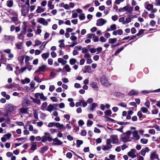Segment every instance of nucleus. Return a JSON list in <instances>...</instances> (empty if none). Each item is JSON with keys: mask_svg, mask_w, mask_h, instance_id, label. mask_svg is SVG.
Returning <instances> with one entry per match:
<instances>
[{"mask_svg": "<svg viewBox=\"0 0 160 160\" xmlns=\"http://www.w3.org/2000/svg\"><path fill=\"white\" fill-rule=\"evenodd\" d=\"M29 8H27L23 6L22 10V14L23 16H26L28 13Z\"/></svg>", "mask_w": 160, "mask_h": 160, "instance_id": "nucleus-10", "label": "nucleus"}, {"mask_svg": "<svg viewBox=\"0 0 160 160\" xmlns=\"http://www.w3.org/2000/svg\"><path fill=\"white\" fill-rule=\"evenodd\" d=\"M34 80L38 82H41L42 80L38 77L36 76L34 78Z\"/></svg>", "mask_w": 160, "mask_h": 160, "instance_id": "nucleus-59", "label": "nucleus"}, {"mask_svg": "<svg viewBox=\"0 0 160 160\" xmlns=\"http://www.w3.org/2000/svg\"><path fill=\"white\" fill-rule=\"evenodd\" d=\"M4 39L7 41L10 40L11 41H13L15 39V37L12 35H4Z\"/></svg>", "mask_w": 160, "mask_h": 160, "instance_id": "nucleus-12", "label": "nucleus"}, {"mask_svg": "<svg viewBox=\"0 0 160 160\" xmlns=\"http://www.w3.org/2000/svg\"><path fill=\"white\" fill-rule=\"evenodd\" d=\"M104 118L106 119L107 121H109L110 120V111L109 110H106L104 112Z\"/></svg>", "mask_w": 160, "mask_h": 160, "instance_id": "nucleus-20", "label": "nucleus"}, {"mask_svg": "<svg viewBox=\"0 0 160 160\" xmlns=\"http://www.w3.org/2000/svg\"><path fill=\"white\" fill-rule=\"evenodd\" d=\"M55 86L53 85H50L49 86V90L50 92H52L55 89Z\"/></svg>", "mask_w": 160, "mask_h": 160, "instance_id": "nucleus-64", "label": "nucleus"}, {"mask_svg": "<svg viewBox=\"0 0 160 160\" xmlns=\"http://www.w3.org/2000/svg\"><path fill=\"white\" fill-rule=\"evenodd\" d=\"M3 136L5 137L7 139H9L12 136V134L10 133H8L6 134H4Z\"/></svg>", "mask_w": 160, "mask_h": 160, "instance_id": "nucleus-41", "label": "nucleus"}, {"mask_svg": "<svg viewBox=\"0 0 160 160\" xmlns=\"http://www.w3.org/2000/svg\"><path fill=\"white\" fill-rule=\"evenodd\" d=\"M92 40L94 42H98L99 40L98 38L94 34L92 38Z\"/></svg>", "mask_w": 160, "mask_h": 160, "instance_id": "nucleus-62", "label": "nucleus"}, {"mask_svg": "<svg viewBox=\"0 0 160 160\" xmlns=\"http://www.w3.org/2000/svg\"><path fill=\"white\" fill-rule=\"evenodd\" d=\"M106 143V145L102 146L101 147L102 149L104 151L108 150L110 148V140L109 139L107 140Z\"/></svg>", "mask_w": 160, "mask_h": 160, "instance_id": "nucleus-7", "label": "nucleus"}, {"mask_svg": "<svg viewBox=\"0 0 160 160\" xmlns=\"http://www.w3.org/2000/svg\"><path fill=\"white\" fill-rule=\"evenodd\" d=\"M102 50V48L101 47L98 48L96 49L94 48H92L90 49V52L92 53H96V54H98Z\"/></svg>", "mask_w": 160, "mask_h": 160, "instance_id": "nucleus-5", "label": "nucleus"}, {"mask_svg": "<svg viewBox=\"0 0 160 160\" xmlns=\"http://www.w3.org/2000/svg\"><path fill=\"white\" fill-rule=\"evenodd\" d=\"M83 143V141L81 140H78L77 141V147H79L80 145Z\"/></svg>", "mask_w": 160, "mask_h": 160, "instance_id": "nucleus-47", "label": "nucleus"}, {"mask_svg": "<svg viewBox=\"0 0 160 160\" xmlns=\"http://www.w3.org/2000/svg\"><path fill=\"white\" fill-rule=\"evenodd\" d=\"M37 22L45 26H47L48 24V22L45 19L42 18H40L38 19Z\"/></svg>", "mask_w": 160, "mask_h": 160, "instance_id": "nucleus-8", "label": "nucleus"}, {"mask_svg": "<svg viewBox=\"0 0 160 160\" xmlns=\"http://www.w3.org/2000/svg\"><path fill=\"white\" fill-rule=\"evenodd\" d=\"M131 16H128L129 17L126 18L125 22V24L128 23L131 21V19L135 18L136 17L135 15H131Z\"/></svg>", "mask_w": 160, "mask_h": 160, "instance_id": "nucleus-13", "label": "nucleus"}, {"mask_svg": "<svg viewBox=\"0 0 160 160\" xmlns=\"http://www.w3.org/2000/svg\"><path fill=\"white\" fill-rule=\"evenodd\" d=\"M34 103H36L38 105H40L41 103L40 100L38 99L35 98L33 102Z\"/></svg>", "mask_w": 160, "mask_h": 160, "instance_id": "nucleus-60", "label": "nucleus"}, {"mask_svg": "<svg viewBox=\"0 0 160 160\" xmlns=\"http://www.w3.org/2000/svg\"><path fill=\"white\" fill-rule=\"evenodd\" d=\"M100 82L102 84L105 86L107 87L109 84L108 81L106 77L105 76H102L100 78Z\"/></svg>", "mask_w": 160, "mask_h": 160, "instance_id": "nucleus-2", "label": "nucleus"}, {"mask_svg": "<svg viewBox=\"0 0 160 160\" xmlns=\"http://www.w3.org/2000/svg\"><path fill=\"white\" fill-rule=\"evenodd\" d=\"M92 72V71L90 66H86L85 67V71L83 72L84 73H90Z\"/></svg>", "mask_w": 160, "mask_h": 160, "instance_id": "nucleus-23", "label": "nucleus"}, {"mask_svg": "<svg viewBox=\"0 0 160 160\" xmlns=\"http://www.w3.org/2000/svg\"><path fill=\"white\" fill-rule=\"evenodd\" d=\"M28 108H21L19 109V113H27Z\"/></svg>", "mask_w": 160, "mask_h": 160, "instance_id": "nucleus-22", "label": "nucleus"}, {"mask_svg": "<svg viewBox=\"0 0 160 160\" xmlns=\"http://www.w3.org/2000/svg\"><path fill=\"white\" fill-rule=\"evenodd\" d=\"M58 62L59 63H61L62 65L65 64L67 62L66 60H64L63 58H59L58 59Z\"/></svg>", "mask_w": 160, "mask_h": 160, "instance_id": "nucleus-29", "label": "nucleus"}, {"mask_svg": "<svg viewBox=\"0 0 160 160\" xmlns=\"http://www.w3.org/2000/svg\"><path fill=\"white\" fill-rule=\"evenodd\" d=\"M49 54L48 53H43L42 55V57L44 60H46L49 57Z\"/></svg>", "mask_w": 160, "mask_h": 160, "instance_id": "nucleus-32", "label": "nucleus"}, {"mask_svg": "<svg viewBox=\"0 0 160 160\" xmlns=\"http://www.w3.org/2000/svg\"><path fill=\"white\" fill-rule=\"evenodd\" d=\"M119 143V140L117 135H112L111 136V143L117 144Z\"/></svg>", "mask_w": 160, "mask_h": 160, "instance_id": "nucleus-3", "label": "nucleus"}, {"mask_svg": "<svg viewBox=\"0 0 160 160\" xmlns=\"http://www.w3.org/2000/svg\"><path fill=\"white\" fill-rule=\"evenodd\" d=\"M138 90L133 89L129 92L128 93V95L129 96L137 95L138 94Z\"/></svg>", "mask_w": 160, "mask_h": 160, "instance_id": "nucleus-17", "label": "nucleus"}, {"mask_svg": "<svg viewBox=\"0 0 160 160\" xmlns=\"http://www.w3.org/2000/svg\"><path fill=\"white\" fill-rule=\"evenodd\" d=\"M48 5L50 9H53L54 8V5L52 4V2L50 1L48 2Z\"/></svg>", "mask_w": 160, "mask_h": 160, "instance_id": "nucleus-36", "label": "nucleus"}, {"mask_svg": "<svg viewBox=\"0 0 160 160\" xmlns=\"http://www.w3.org/2000/svg\"><path fill=\"white\" fill-rule=\"evenodd\" d=\"M17 38L19 39L23 40L24 38V37L22 33H21L20 34H18Z\"/></svg>", "mask_w": 160, "mask_h": 160, "instance_id": "nucleus-52", "label": "nucleus"}, {"mask_svg": "<svg viewBox=\"0 0 160 160\" xmlns=\"http://www.w3.org/2000/svg\"><path fill=\"white\" fill-rule=\"evenodd\" d=\"M47 66L45 64H42L39 67L38 69L36 70L35 73H38L39 72H44L47 69Z\"/></svg>", "mask_w": 160, "mask_h": 160, "instance_id": "nucleus-1", "label": "nucleus"}, {"mask_svg": "<svg viewBox=\"0 0 160 160\" xmlns=\"http://www.w3.org/2000/svg\"><path fill=\"white\" fill-rule=\"evenodd\" d=\"M131 134V132L130 131H127L124 135V136L129 138V137Z\"/></svg>", "mask_w": 160, "mask_h": 160, "instance_id": "nucleus-38", "label": "nucleus"}, {"mask_svg": "<svg viewBox=\"0 0 160 160\" xmlns=\"http://www.w3.org/2000/svg\"><path fill=\"white\" fill-rule=\"evenodd\" d=\"M47 43V42H44L40 46V48L42 50L45 48L46 44Z\"/></svg>", "mask_w": 160, "mask_h": 160, "instance_id": "nucleus-53", "label": "nucleus"}, {"mask_svg": "<svg viewBox=\"0 0 160 160\" xmlns=\"http://www.w3.org/2000/svg\"><path fill=\"white\" fill-rule=\"evenodd\" d=\"M91 86L95 90L97 91L98 90L99 88L97 83L95 82H91Z\"/></svg>", "mask_w": 160, "mask_h": 160, "instance_id": "nucleus-24", "label": "nucleus"}, {"mask_svg": "<svg viewBox=\"0 0 160 160\" xmlns=\"http://www.w3.org/2000/svg\"><path fill=\"white\" fill-rule=\"evenodd\" d=\"M55 126L57 128H59L60 129H62L64 130H65V128L64 127V125L62 124H60L59 122H56Z\"/></svg>", "mask_w": 160, "mask_h": 160, "instance_id": "nucleus-25", "label": "nucleus"}, {"mask_svg": "<svg viewBox=\"0 0 160 160\" xmlns=\"http://www.w3.org/2000/svg\"><path fill=\"white\" fill-rule=\"evenodd\" d=\"M129 138H128L124 136V137H122L121 138V140L123 142H126L128 141Z\"/></svg>", "mask_w": 160, "mask_h": 160, "instance_id": "nucleus-40", "label": "nucleus"}, {"mask_svg": "<svg viewBox=\"0 0 160 160\" xmlns=\"http://www.w3.org/2000/svg\"><path fill=\"white\" fill-rule=\"evenodd\" d=\"M76 60L74 58H72L69 60V63L71 65H74L76 63Z\"/></svg>", "mask_w": 160, "mask_h": 160, "instance_id": "nucleus-39", "label": "nucleus"}, {"mask_svg": "<svg viewBox=\"0 0 160 160\" xmlns=\"http://www.w3.org/2000/svg\"><path fill=\"white\" fill-rule=\"evenodd\" d=\"M128 5H127L123 8H120L118 9V11L119 12H124L126 11L129 9Z\"/></svg>", "mask_w": 160, "mask_h": 160, "instance_id": "nucleus-27", "label": "nucleus"}, {"mask_svg": "<svg viewBox=\"0 0 160 160\" xmlns=\"http://www.w3.org/2000/svg\"><path fill=\"white\" fill-rule=\"evenodd\" d=\"M45 10V8H43L40 6H38L37 9L36 10L37 13H40L44 12Z\"/></svg>", "mask_w": 160, "mask_h": 160, "instance_id": "nucleus-28", "label": "nucleus"}, {"mask_svg": "<svg viewBox=\"0 0 160 160\" xmlns=\"http://www.w3.org/2000/svg\"><path fill=\"white\" fill-rule=\"evenodd\" d=\"M30 101L28 99H24L22 101V105L23 107H26L28 106L29 104Z\"/></svg>", "mask_w": 160, "mask_h": 160, "instance_id": "nucleus-21", "label": "nucleus"}, {"mask_svg": "<svg viewBox=\"0 0 160 160\" xmlns=\"http://www.w3.org/2000/svg\"><path fill=\"white\" fill-rule=\"evenodd\" d=\"M144 7L148 11L151 10L153 8V5L151 4H149L148 2H147L145 3Z\"/></svg>", "mask_w": 160, "mask_h": 160, "instance_id": "nucleus-11", "label": "nucleus"}, {"mask_svg": "<svg viewBox=\"0 0 160 160\" xmlns=\"http://www.w3.org/2000/svg\"><path fill=\"white\" fill-rule=\"evenodd\" d=\"M52 141L54 143L53 144V145H60L62 143V142L57 138H55L53 139Z\"/></svg>", "mask_w": 160, "mask_h": 160, "instance_id": "nucleus-15", "label": "nucleus"}, {"mask_svg": "<svg viewBox=\"0 0 160 160\" xmlns=\"http://www.w3.org/2000/svg\"><path fill=\"white\" fill-rule=\"evenodd\" d=\"M70 122L69 121L68 122V123L66 125V127H65V129H67V130H69L71 129L72 128V127L70 125Z\"/></svg>", "mask_w": 160, "mask_h": 160, "instance_id": "nucleus-46", "label": "nucleus"}, {"mask_svg": "<svg viewBox=\"0 0 160 160\" xmlns=\"http://www.w3.org/2000/svg\"><path fill=\"white\" fill-rule=\"evenodd\" d=\"M150 151V150L148 147H146L143 148L141 151V155L144 156L145 155L146 152H148Z\"/></svg>", "mask_w": 160, "mask_h": 160, "instance_id": "nucleus-19", "label": "nucleus"}, {"mask_svg": "<svg viewBox=\"0 0 160 160\" xmlns=\"http://www.w3.org/2000/svg\"><path fill=\"white\" fill-rule=\"evenodd\" d=\"M148 141V140L147 139H145L144 138L141 139V142L143 144H146Z\"/></svg>", "mask_w": 160, "mask_h": 160, "instance_id": "nucleus-55", "label": "nucleus"}, {"mask_svg": "<svg viewBox=\"0 0 160 160\" xmlns=\"http://www.w3.org/2000/svg\"><path fill=\"white\" fill-rule=\"evenodd\" d=\"M64 68L67 72H70L71 70V68L68 65H65Z\"/></svg>", "mask_w": 160, "mask_h": 160, "instance_id": "nucleus-42", "label": "nucleus"}, {"mask_svg": "<svg viewBox=\"0 0 160 160\" xmlns=\"http://www.w3.org/2000/svg\"><path fill=\"white\" fill-rule=\"evenodd\" d=\"M13 1L12 0H8L6 4L7 6L9 8L12 7L13 5Z\"/></svg>", "mask_w": 160, "mask_h": 160, "instance_id": "nucleus-31", "label": "nucleus"}, {"mask_svg": "<svg viewBox=\"0 0 160 160\" xmlns=\"http://www.w3.org/2000/svg\"><path fill=\"white\" fill-rule=\"evenodd\" d=\"M40 99H41L43 101H45L47 99V98L46 97H45L43 93H42V94H41V97L40 98Z\"/></svg>", "mask_w": 160, "mask_h": 160, "instance_id": "nucleus-58", "label": "nucleus"}, {"mask_svg": "<svg viewBox=\"0 0 160 160\" xmlns=\"http://www.w3.org/2000/svg\"><path fill=\"white\" fill-rule=\"evenodd\" d=\"M119 22H122V24H125V18L124 17L120 18L118 20Z\"/></svg>", "mask_w": 160, "mask_h": 160, "instance_id": "nucleus-49", "label": "nucleus"}, {"mask_svg": "<svg viewBox=\"0 0 160 160\" xmlns=\"http://www.w3.org/2000/svg\"><path fill=\"white\" fill-rule=\"evenodd\" d=\"M93 123L92 121L90 120H88L87 122V126L88 127L90 126Z\"/></svg>", "mask_w": 160, "mask_h": 160, "instance_id": "nucleus-63", "label": "nucleus"}, {"mask_svg": "<svg viewBox=\"0 0 160 160\" xmlns=\"http://www.w3.org/2000/svg\"><path fill=\"white\" fill-rule=\"evenodd\" d=\"M64 40H61L59 41V42L60 43V44L59 45V47L60 48H62L64 47V44L63 43Z\"/></svg>", "mask_w": 160, "mask_h": 160, "instance_id": "nucleus-45", "label": "nucleus"}, {"mask_svg": "<svg viewBox=\"0 0 160 160\" xmlns=\"http://www.w3.org/2000/svg\"><path fill=\"white\" fill-rule=\"evenodd\" d=\"M35 44L34 45V46H37L40 45L42 42L38 40H36L34 41Z\"/></svg>", "mask_w": 160, "mask_h": 160, "instance_id": "nucleus-37", "label": "nucleus"}, {"mask_svg": "<svg viewBox=\"0 0 160 160\" xmlns=\"http://www.w3.org/2000/svg\"><path fill=\"white\" fill-rule=\"evenodd\" d=\"M55 109H56V108L54 107V105L52 104H50L48 106L46 110L51 112L52 111Z\"/></svg>", "mask_w": 160, "mask_h": 160, "instance_id": "nucleus-18", "label": "nucleus"}, {"mask_svg": "<svg viewBox=\"0 0 160 160\" xmlns=\"http://www.w3.org/2000/svg\"><path fill=\"white\" fill-rule=\"evenodd\" d=\"M25 67L26 69H27L29 71H30L32 70L33 66L28 64H26Z\"/></svg>", "mask_w": 160, "mask_h": 160, "instance_id": "nucleus-44", "label": "nucleus"}, {"mask_svg": "<svg viewBox=\"0 0 160 160\" xmlns=\"http://www.w3.org/2000/svg\"><path fill=\"white\" fill-rule=\"evenodd\" d=\"M17 109V107L12 105L9 104L7 107V110L8 112H11Z\"/></svg>", "mask_w": 160, "mask_h": 160, "instance_id": "nucleus-9", "label": "nucleus"}, {"mask_svg": "<svg viewBox=\"0 0 160 160\" xmlns=\"http://www.w3.org/2000/svg\"><path fill=\"white\" fill-rule=\"evenodd\" d=\"M128 156L132 158H136L137 156L136 154V150L135 149H132L128 153Z\"/></svg>", "mask_w": 160, "mask_h": 160, "instance_id": "nucleus-4", "label": "nucleus"}, {"mask_svg": "<svg viewBox=\"0 0 160 160\" xmlns=\"http://www.w3.org/2000/svg\"><path fill=\"white\" fill-rule=\"evenodd\" d=\"M107 22V21L102 19L100 18L97 20L96 25L98 26H102Z\"/></svg>", "mask_w": 160, "mask_h": 160, "instance_id": "nucleus-6", "label": "nucleus"}, {"mask_svg": "<svg viewBox=\"0 0 160 160\" xmlns=\"http://www.w3.org/2000/svg\"><path fill=\"white\" fill-rule=\"evenodd\" d=\"M30 60V58L28 56H26L25 57V62L26 64H28L29 63V61Z\"/></svg>", "mask_w": 160, "mask_h": 160, "instance_id": "nucleus-48", "label": "nucleus"}, {"mask_svg": "<svg viewBox=\"0 0 160 160\" xmlns=\"http://www.w3.org/2000/svg\"><path fill=\"white\" fill-rule=\"evenodd\" d=\"M144 30L143 29H141L138 32L137 34L136 35L138 36H139L142 34L144 32Z\"/></svg>", "mask_w": 160, "mask_h": 160, "instance_id": "nucleus-56", "label": "nucleus"}, {"mask_svg": "<svg viewBox=\"0 0 160 160\" xmlns=\"http://www.w3.org/2000/svg\"><path fill=\"white\" fill-rule=\"evenodd\" d=\"M110 107V105L108 104H106L105 105L101 104L100 106V108L102 110H104L105 108L108 109Z\"/></svg>", "mask_w": 160, "mask_h": 160, "instance_id": "nucleus-26", "label": "nucleus"}, {"mask_svg": "<svg viewBox=\"0 0 160 160\" xmlns=\"http://www.w3.org/2000/svg\"><path fill=\"white\" fill-rule=\"evenodd\" d=\"M141 110L144 113H146L148 111V109L144 107L141 108Z\"/></svg>", "mask_w": 160, "mask_h": 160, "instance_id": "nucleus-54", "label": "nucleus"}, {"mask_svg": "<svg viewBox=\"0 0 160 160\" xmlns=\"http://www.w3.org/2000/svg\"><path fill=\"white\" fill-rule=\"evenodd\" d=\"M133 8L131 7H129V9L127 11L126 14L128 15V16H131V14L132 12Z\"/></svg>", "mask_w": 160, "mask_h": 160, "instance_id": "nucleus-30", "label": "nucleus"}, {"mask_svg": "<svg viewBox=\"0 0 160 160\" xmlns=\"http://www.w3.org/2000/svg\"><path fill=\"white\" fill-rule=\"evenodd\" d=\"M74 11H75V10H73V11H72V18H76L78 16V14L76 12H74Z\"/></svg>", "mask_w": 160, "mask_h": 160, "instance_id": "nucleus-50", "label": "nucleus"}, {"mask_svg": "<svg viewBox=\"0 0 160 160\" xmlns=\"http://www.w3.org/2000/svg\"><path fill=\"white\" fill-rule=\"evenodd\" d=\"M23 42H20L18 43H17L15 45L17 48L19 49H21L22 46Z\"/></svg>", "mask_w": 160, "mask_h": 160, "instance_id": "nucleus-33", "label": "nucleus"}, {"mask_svg": "<svg viewBox=\"0 0 160 160\" xmlns=\"http://www.w3.org/2000/svg\"><path fill=\"white\" fill-rule=\"evenodd\" d=\"M94 35V34H92V33L88 34L87 35V38L90 39H92V38H93Z\"/></svg>", "mask_w": 160, "mask_h": 160, "instance_id": "nucleus-61", "label": "nucleus"}, {"mask_svg": "<svg viewBox=\"0 0 160 160\" xmlns=\"http://www.w3.org/2000/svg\"><path fill=\"white\" fill-rule=\"evenodd\" d=\"M79 18L81 20H84L85 18L84 14L83 13H81L79 15Z\"/></svg>", "mask_w": 160, "mask_h": 160, "instance_id": "nucleus-43", "label": "nucleus"}, {"mask_svg": "<svg viewBox=\"0 0 160 160\" xmlns=\"http://www.w3.org/2000/svg\"><path fill=\"white\" fill-rule=\"evenodd\" d=\"M150 158L152 160H153L154 159H157L159 160V157L158 155L157 154L156 152H152L150 155Z\"/></svg>", "mask_w": 160, "mask_h": 160, "instance_id": "nucleus-16", "label": "nucleus"}, {"mask_svg": "<svg viewBox=\"0 0 160 160\" xmlns=\"http://www.w3.org/2000/svg\"><path fill=\"white\" fill-rule=\"evenodd\" d=\"M132 134L133 138L137 140H138L140 138V136L138 134V131L136 130L132 132Z\"/></svg>", "mask_w": 160, "mask_h": 160, "instance_id": "nucleus-14", "label": "nucleus"}, {"mask_svg": "<svg viewBox=\"0 0 160 160\" xmlns=\"http://www.w3.org/2000/svg\"><path fill=\"white\" fill-rule=\"evenodd\" d=\"M42 94V93H37L35 94L34 96L36 98H40V97H41V94Z\"/></svg>", "mask_w": 160, "mask_h": 160, "instance_id": "nucleus-57", "label": "nucleus"}, {"mask_svg": "<svg viewBox=\"0 0 160 160\" xmlns=\"http://www.w3.org/2000/svg\"><path fill=\"white\" fill-rule=\"evenodd\" d=\"M124 49V47H122L119 49H118L114 53L115 56L117 55V54L119 53L121 51Z\"/></svg>", "mask_w": 160, "mask_h": 160, "instance_id": "nucleus-35", "label": "nucleus"}, {"mask_svg": "<svg viewBox=\"0 0 160 160\" xmlns=\"http://www.w3.org/2000/svg\"><path fill=\"white\" fill-rule=\"evenodd\" d=\"M98 104L97 103H93L92 104V106L90 110L93 111L94 109L97 106Z\"/></svg>", "mask_w": 160, "mask_h": 160, "instance_id": "nucleus-34", "label": "nucleus"}, {"mask_svg": "<svg viewBox=\"0 0 160 160\" xmlns=\"http://www.w3.org/2000/svg\"><path fill=\"white\" fill-rule=\"evenodd\" d=\"M37 149L36 145L35 143H33L31 148V150H34Z\"/></svg>", "mask_w": 160, "mask_h": 160, "instance_id": "nucleus-51", "label": "nucleus"}]
</instances>
